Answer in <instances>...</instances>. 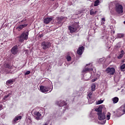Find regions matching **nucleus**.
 Returning a JSON list of instances; mask_svg holds the SVG:
<instances>
[{"instance_id":"473e14b6","label":"nucleus","mask_w":125,"mask_h":125,"mask_svg":"<svg viewBox=\"0 0 125 125\" xmlns=\"http://www.w3.org/2000/svg\"><path fill=\"white\" fill-rule=\"evenodd\" d=\"M31 73V71H26L25 73H24V75H25V76H27V75H30V73Z\"/></svg>"},{"instance_id":"f257e3e1","label":"nucleus","mask_w":125,"mask_h":125,"mask_svg":"<svg viewBox=\"0 0 125 125\" xmlns=\"http://www.w3.org/2000/svg\"><path fill=\"white\" fill-rule=\"evenodd\" d=\"M102 106H100L99 107L96 108L95 109L96 112H97V115L98 116V119L100 121H103L100 122L101 125H105L106 124V115H105V113L102 112Z\"/></svg>"},{"instance_id":"6ab92c4d","label":"nucleus","mask_w":125,"mask_h":125,"mask_svg":"<svg viewBox=\"0 0 125 125\" xmlns=\"http://www.w3.org/2000/svg\"><path fill=\"white\" fill-rule=\"evenodd\" d=\"M112 100L113 101V104H116V103H118V102H119V98L115 97L112 98Z\"/></svg>"},{"instance_id":"58836bf2","label":"nucleus","mask_w":125,"mask_h":125,"mask_svg":"<svg viewBox=\"0 0 125 125\" xmlns=\"http://www.w3.org/2000/svg\"><path fill=\"white\" fill-rule=\"evenodd\" d=\"M104 21H102L101 22V24L102 25H103L104 24H105V22H104Z\"/></svg>"},{"instance_id":"37998d69","label":"nucleus","mask_w":125,"mask_h":125,"mask_svg":"<svg viewBox=\"0 0 125 125\" xmlns=\"http://www.w3.org/2000/svg\"><path fill=\"white\" fill-rule=\"evenodd\" d=\"M124 24H125V21H124Z\"/></svg>"},{"instance_id":"4468645a","label":"nucleus","mask_w":125,"mask_h":125,"mask_svg":"<svg viewBox=\"0 0 125 125\" xmlns=\"http://www.w3.org/2000/svg\"><path fill=\"white\" fill-rule=\"evenodd\" d=\"M125 51L123 50H121L120 52V54L117 56V59H122L123 57H124V56L125 55Z\"/></svg>"},{"instance_id":"c9c22d12","label":"nucleus","mask_w":125,"mask_h":125,"mask_svg":"<svg viewBox=\"0 0 125 125\" xmlns=\"http://www.w3.org/2000/svg\"><path fill=\"white\" fill-rule=\"evenodd\" d=\"M102 21L105 22V18H102Z\"/></svg>"},{"instance_id":"7ed1b4c3","label":"nucleus","mask_w":125,"mask_h":125,"mask_svg":"<svg viewBox=\"0 0 125 125\" xmlns=\"http://www.w3.org/2000/svg\"><path fill=\"white\" fill-rule=\"evenodd\" d=\"M68 29L70 31V33L73 34L78 32V29H79V24L78 23H75L73 25H71L68 27Z\"/></svg>"},{"instance_id":"79ce46f5","label":"nucleus","mask_w":125,"mask_h":125,"mask_svg":"<svg viewBox=\"0 0 125 125\" xmlns=\"http://www.w3.org/2000/svg\"><path fill=\"white\" fill-rule=\"evenodd\" d=\"M51 0L52 1H54V0Z\"/></svg>"},{"instance_id":"7c9ffc66","label":"nucleus","mask_w":125,"mask_h":125,"mask_svg":"<svg viewBox=\"0 0 125 125\" xmlns=\"http://www.w3.org/2000/svg\"><path fill=\"white\" fill-rule=\"evenodd\" d=\"M120 69H121V70H125V64L122 65L120 66Z\"/></svg>"},{"instance_id":"f03ea898","label":"nucleus","mask_w":125,"mask_h":125,"mask_svg":"<svg viewBox=\"0 0 125 125\" xmlns=\"http://www.w3.org/2000/svg\"><path fill=\"white\" fill-rule=\"evenodd\" d=\"M29 37V32L23 31L22 33L19 37V42H23L24 41H27Z\"/></svg>"},{"instance_id":"dca6fc26","label":"nucleus","mask_w":125,"mask_h":125,"mask_svg":"<svg viewBox=\"0 0 125 125\" xmlns=\"http://www.w3.org/2000/svg\"><path fill=\"white\" fill-rule=\"evenodd\" d=\"M28 26V24H21V25H19L18 27H17V29H19V31H21L22 29L23 28H25V27H27Z\"/></svg>"},{"instance_id":"ddd939ff","label":"nucleus","mask_w":125,"mask_h":125,"mask_svg":"<svg viewBox=\"0 0 125 125\" xmlns=\"http://www.w3.org/2000/svg\"><path fill=\"white\" fill-rule=\"evenodd\" d=\"M87 94H88V97H87L88 99V102H89L90 104H92V103H93V102H94V101H92V102H90V101H89V99H91V97H92V92H88Z\"/></svg>"},{"instance_id":"aec40b11","label":"nucleus","mask_w":125,"mask_h":125,"mask_svg":"<svg viewBox=\"0 0 125 125\" xmlns=\"http://www.w3.org/2000/svg\"><path fill=\"white\" fill-rule=\"evenodd\" d=\"M96 13H97V11H94V10L93 9H91L90 10V14L93 16L94 15H95V14H96Z\"/></svg>"},{"instance_id":"f3484780","label":"nucleus","mask_w":125,"mask_h":125,"mask_svg":"<svg viewBox=\"0 0 125 125\" xmlns=\"http://www.w3.org/2000/svg\"><path fill=\"white\" fill-rule=\"evenodd\" d=\"M93 68L86 67L83 70L82 73H87L88 71H93Z\"/></svg>"},{"instance_id":"f704fd0d","label":"nucleus","mask_w":125,"mask_h":125,"mask_svg":"<svg viewBox=\"0 0 125 125\" xmlns=\"http://www.w3.org/2000/svg\"><path fill=\"white\" fill-rule=\"evenodd\" d=\"M42 37H43V34H42L39 35V38H42Z\"/></svg>"},{"instance_id":"423d86ee","label":"nucleus","mask_w":125,"mask_h":125,"mask_svg":"<svg viewBox=\"0 0 125 125\" xmlns=\"http://www.w3.org/2000/svg\"><path fill=\"white\" fill-rule=\"evenodd\" d=\"M42 110H40L39 111H35L34 113V116L36 117V120L39 121L42 119Z\"/></svg>"},{"instance_id":"c85d7f7f","label":"nucleus","mask_w":125,"mask_h":125,"mask_svg":"<svg viewBox=\"0 0 125 125\" xmlns=\"http://www.w3.org/2000/svg\"><path fill=\"white\" fill-rule=\"evenodd\" d=\"M10 95H11V93L8 94L7 96H5L4 97L3 99L4 100H6V99H7V98H8V97H9V96H10Z\"/></svg>"},{"instance_id":"c756f323","label":"nucleus","mask_w":125,"mask_h":125,"mask_svg":"<svg viewBox=\"0 0 125 125\" xmlns=\"http://www.w3.org/2000/svg\"><path fill=\"white\" fill-rule=\"evenodd\" d=\"M104 102L103 100L98 101L96 102L97 105H99L100 104H102V103Z\"/></svg>"},{"instance_id":"f8f14e48","label":"nucleus","mask_w":125,"mask_h":125,"mask_svg":"<svg viewBox=\"0 0 125 125\" xmlns=\"http://www.w3.org/2000/svg\"><path fill=\"white\" fill-rule=\"evenodd\" d=\"M52 19H53V18H46L44 19V23L45 24H48L52 21Z\"/></svg>"},{"instance_id":"20e7f679","label":"nucleus","mask_w":125,"mask_h":125,"mask_svg":"<svg viewBox=\"0 0 125 125\" xmlns=\"http://www.w3.org/2000/svg\"><path fill=\"white\" fill-rule=\"evenodd\" d=\"M40 88L41 92H43V93H46V92H48V91L49 92H51L53 87H52V88H51V86H45L41 85L40 86Z\"/></svg>"},{"instance_id":"bb28decb","label":"nucleus","mask_w":125,"mask_h":125,"mask_svg":"<svg viewBox=\"0 0 125 125\" xmlns=\"http://www.w3.org/2000/svg\"><path fill=\"white\" fill-rule=\"evenodd\" d=\"M66 60L68 61V62H70L72 60V58L70 56H67L66 57Z\"/></svg>"},{"instance_id":"9d476101","label":"nucleus","mask_w":125,"mask_h":125,"mask_svg":"<svg viewBox=\"0 0 125 125\" xmlns=\"http://www.w3.org/2000/svg\"><path fill=\"white\" fill-rule=\"evenodd\" d=\"M57 104L60 107H63V106H65V105H67V103H66V102H64L63 101L57 102Z\"/></svg>"},{"instance_id":"2eb2a0df","label":"nucleus","mask_w":125,"mask_h":125,"mask_svg":"<svg viewBox=\"0 0 125 125\" xmlns=\"http://www.w3.org/2000/svg\"><path fill=\"white\" fill-rule=\"evenodd\" d=\"M21 119H22L21 116H16L13 120V124H16V122L19 121V120H21Z\"/></svg>"},{"instance_id":"9b49d317","label":"nucleus","mask_w":125,"mask_h":125,"mask_svg":"<svg viewBox=\"0 0 125 125\" xmlns=\"http://www.w3.org/2000/svg\"><path fill=\"white\" fill-rule=\"evenodd\" d=\"M83 50H84V47H83V46L80 47L77 50V53L79 55H82L83 52Z\"/></svg>"},{"instance_id":"1a4fd4ad","label":"nucleus","mask_w":125,"mask_h":125,"mask_svg":"<svg viewBox=\"0 0 125 125\" xmlns=\"http://www.w3.org/2000/svg\"><path fill=\"white\" fill-rule=\"evenodd\" d=\"M17 52H18V47L17 46H15L11 49V53L14 55H15L17 54Z\"/></svg>"},{"instance_id":"2f4dec72","label":"nucleus","mask_w":125,"mask_h":125,"mask_svg":"<svg viewBox=\"0 0 125 125\" xmlns=\"http://www.w3.org/2000/svg\"><path fill=\"white\" fill-rule=\"evenodd\" d=\"M21 23H23L24 22V23H26V22H27V19H23L22 20H21Z\"/></svg>"},{"instance_id":"5701e85b","label":"nucleus","mask_w":125,"mask_h":125,"mask_svg":"<svg viewBox=\"0 0 125 125\" xmlns=\"http://www.w3.org/2000/svg\"><path fill=\"white\" fill-rule=\"evenodd\" d=\"M95 87H96V86L95 85V84L92 83L91 86V90L92 91H95Z\"/></svg>"},{"instance_id":"4c0bfd02","label":"nucleus","mask_w":125,"mask_h":125,"mask_svg":"<svg viewBox=\"0 0 125 125\" xmlns=\"http://www.w3.org/2000/svg\"><path fill=\"white\" fill-rule=\"evenodd\" d=\"M96 81V79H94L92 80V83H94Z\"/></svg>"},{"instance_id":"4be33fe9","label":"nucleus","mask_w":125,"mask_h":125,"mask_svg":"<svg viewBox=\"0 0 125 125\" xmlns=\"http://www.w3.org/2000/svg\"><path fill=\"white\" fill-rule=\"evenodd\" d=\"M100 2V1L99 0H96L94 2V6H98V5H99Z\"/></svg>"},{"instance_id":"a878e982","label":"nucleus","mask_w":125,"mask_h":125,"mask_svg":"<svg viewBox=\"0 0 125 125\" xmlns=\"http://www.w3.org/2000/svg\"><path fill=\"white\" fill-rule=\"evenodd\" d=\"M121 43H118L115 46V48H116V49H118L120 48V47H121Z\"/></svg>"},{"instance_id":"0eeeda50","label":"nucleus","mask_w":125,"mask_h":125,"mask_svg":"<svg viewBox=\"0 0 125 125\" xmlns=\"http://www.w3.org/2000/svg\"><path fill=\"white\" fill-rule=\"evenodd\" d=\"M50 46H51V43L50 42H43L42 43V49H44V50L47 49V48H49Z\"/></svg>"},{"instance_id":"a19ab883","label":"nucleus","mask_w":125,"mask_h":125,"mask_svg":"<svg viewBox=\"0 0 125 125\" xmlns=\"http://www.w3.org/2000/svg\"><path fill=\"white\" fill-rule=\"evenodd\" d=\"M90 1H93V0H89Z\"/></svg>"},{"instance_id":"cd10ccee","label":"nucleus","mask_w":125,"mask_h":125,"mask_svg":"<svg viewBox=\"0 0 125 125\" xmlns=\"http://www.w3.org/2000/svg\"><path fill=\"white\" fill-rule=\"evenodd\" d=\"M124 37V35L122 34H118L117 36V39H121V38Z\"/></svg>"},{"instance_id":"b1692460","label":"nucleus","mask_w":125,"mask_h":125,"mask_svg":"<svg viewBox=\"0 0 125 125\" xmlns=\"http://www.w3.org/2000/svg\"><path fill=\"white\" fill-rule=\"evenodd\" d=\"M5 68H7L8 69H11L12 68V66L10 65L9 63H6V64H4Z\"/></svg>"},{"instance_id":"e433bc0d","label":"nucleus","mask_w":125,"mask_h":125,"mask_svg":"<svg viewBox=\"0 0 125 125\" xmlns=\"http://www.w3.org/2000/svg\"><path fill=\"white\" fill-rule=\"evenodd\" d=\"M86 66H88V67H89V66H92V64H91V63H89V64H86Z\"/></svg>"},{"instance_id":"a211bd4d","label":"nucleus","mask_w":125,"mask_h":125,"mask_svg":"<svg viewBox=\"0 0 125 125\" xmlns=\"http://www.w3.org/2000/svg\"><path fill=\"white\" fill-rule=\"evenodd\" d=\"M14 82L15 81L13 79H10L6 82V84L7 85H9V84H13V83H14Z\"/></svg>"},{"instance_id":"412c9836","label":"nucleus","mask_w":125,"mask_h":125,"mask_svg":"<svg viewBox=\"0 0 125 125\" xmlns=\"http://www.w3.org/2000/svg\"><path fill=\"white\" fill-rule=\"evenodd\" d=\"M58 24H61L62 20H63V17H61V18L58 17L57 18Z\"/></svg>"},{"instance_id":"6e6552de","label":"nucleus","mask_w":125,"mask_h":125,"mask_svg":"<svg viewBox=\"0 0 125 125\" xmlns=\"http://www.w3.org/2000/svg\"><path fill=\"white\" fill-rule=\"evenodd\" d=\"M116 72V70L114 67H108L105 70V73L109 75H114Z\"/></svg>"},{"instance_id":"393cba45","label":"nucleus","mask_w":125,"mask_h":125,"mask_svg":"<svg viewBox=\"0 0 125 125\" xmlns=\"http://www.w3.org/2000/svg\"><path fill=\"white\" fill-rule=\"evenodd\" d=\"M110 118H111V113H110V112H108L106 115V120L109 121V120H110Z\"/></svg>"},{"instance_id":"72a5a7b5","label":"nucleus","mask_w":125,"mask_h":125,"mask_svg":"<svg viewBox=\"0 0 125 125\" xmlns=\"http://www.w3.org/2000/svg\"><path fill=\"white\" fill-rule=\"evenodd\" d=\"M2 110V104H0V111Z\"/></svg>"},{"instance_id":"39448f33","label":"nucleus","mask_w":125,"mask_h":125,"mask_svg":"<svg viewBox=\"0 0 125 125\" xmlns=\"http://www.w3.org/2000/svg\"><path fill=\"white\" fill-rule=\"evenodd\" d=\"M115 11L118 14H122L124 12V7L119 4H117L115 6Z\"/></svg>"},{"instance_id":"ea45409f","label":"nucleus","mask_w":125,"mask_h":125,"mask_svg":"<svg viewBox=\"0 0 125 125\" xmlns=\"http://www.w3.org/2000/svg\"><path fill=\"white\" fill-rule=\"evenodd\" d=\"M122 63H125V60H122L121 61Z\"/></svg>"}]
</instances>
